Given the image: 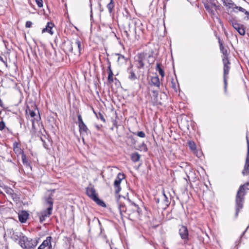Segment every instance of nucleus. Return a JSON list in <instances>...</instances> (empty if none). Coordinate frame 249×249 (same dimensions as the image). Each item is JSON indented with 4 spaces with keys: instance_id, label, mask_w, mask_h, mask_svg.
Segmentation results:
<instances>
[{
    "instance_id": "nucleus-23",
    "label": "nucleus",
    "mask_w": 249,
    "mask_h": 249,
    "mask_svg": "<svg viewBox=\"0 0 249 249\" xmlns=\"http://www.w3.org/2000/svg\"><path fill=\"white\" fill-rule=\"evenodd\" d=\"M21 159L23 165L31 169V163L25 153L21 155Z\"/></svg>"
},
{
    "instance_id": "nucleus-3",
    "label": "nucleus",
    "mask_w": 249,
    "mask_h": 249,
    "mask_svg": "<svg viewBox=\"0 0 249 249\" xmlns=\"http://www.w3.org/2000/svg\"><path fill=\"white\" fill-rule=\"evenodd\" d=\"M137 33L136 27L134 26L132 21L131 23H128L127 27L124 28L123 35L125 36L128 40H131V37L133 36H135L136 39L138 40Z\"/></svg>"
},
{
    "instance_id": "nucleus-9",
    "label": "nucleus",
    "mask_w": 249,
    "mask_h": 249,
    "mask_svg": "<svg viewBox=\"0 0 249 249\" xmlns=\"http://www.w3.org/2000/svg\"><path fill=\"white\" fill-rule=\"evenodd\" d=\"M122 198L124 199H125V196L119 195L117 199V204L121 215L123 216L124 213H126V208L125 204L121 200Z\"/></svg>"
},
{
    "instance_id": "nucleus-46",
    "label": "nucleus",
    "mask_w": 249,
    "mask_h": 249,
    "mask_svg": "<svg viewBox=\"0 0 249 249\" xmlns=\"http://www.w3.org/2000/svg\"><path fill=\"white\" fill-rule=\"evenodd\" d=\"M140 147L142 148L145 152L147 151L148 150L147 146L146 144L144 143V142L142 143V144L140 146Z\"/></svg>"
},
{
    "instance_id": "nucleus-50",
    "label": "nucleus",
    "mask_w": 249,
    "mask_h": 249,
    "mask_svg": "<svg viewBox=\"0 0 249 249\" xmlns=\"http://www.w3.org/2000/svg\"><path fill=\"white\" fill-rule=\"evenodd\" d=\"M246 17L244 18V19L246 20H249V12L247 11L246 10L244 12Z\"/></svg>"
},
{
    "instance_id": "nucleus-42",
    "label": "nucleus",
    "mask_w": 249,
    "mask_h": 249,
    "mask_svg": "<svg viewBox=\"0 0 249 249\" xmlns=\"http://www.w3.org/2000/svg\"><path fill=\"white\" fill-rule=\"evenodd\" d=\"M137 135L141 138H144L145 137V134L143 131L138 132Z\"/></svg>"
},
{
    "instance_id": "nucleus-38",
    "label": "nucleus",
    "mask_w": 249,
    "mask_h": 249,
    "mask_svg": "<svg viewBox=\"0 0 249 249\" xmlns=\"http://www.w3.org/2000/svg\"><path fill=\"white\" fill-rule=\"evenodd\" d=\"M77 117H78V122H77V123L78 124V125L79 124H83L84 123V122L83 121L81 115L79 113H78L77 114Z\"/></svg>"
},
{
    "instance_id": "nucleus-1",
    "label": "nucleus",
    "mask_w": 249,
    "mask_h": 249,
    "mask_svg": "<svg viewBox=\"0 0 249 249\" xmlns=\"http://www.w3.org/2000/svg\"><path fill=\"white\" fill-rule=\"evenodd\" d=\"M249 186V183H247L241 185L237 191L235 199V217H237L238 213L240 210L243 207V204L245 200V196L246 194L245 188L249 189L247 187Z\"/></svg>"
},
{
    "instance_id": "nucleus-52",
    "label": "nucleus",
    "mask_w": 249,
    "mask_h": 249,
    "mask_svg": "<svg viewBox=\"0 0 249 249\" xmlns=\"http://www.w3.org/2000/svg\"><path fill=\"white\" fill-rule=\"evenodd\" d=\"M161 64L160 63H157L156 67V71H159L160 69H162L161 67Z\"/></svg>"
},
{
    "instance_id": "nucleus-7",
    "label": "nucleus",
    "mask_w": 249,
    "mask_h": 249,
    "mask_svg": "<svg viewBox=\"0 0 249 249\" xmlns=\"http://www.w3.org/2000/svg\"><path fill=\"white\" fill-rule=\"evenodd\" d=\"M178 233L181 239L183 240L184 244H188L189 231L187 228L184 225L180 226L178 230Z\"/></svg>"
},
{
    "instance_id": "nucleus-25",
    "label": "nucleus",
    "mask_w": 249,
    "mask_h": 249,
    "mask_svg": "<svg viewBox=\"0 0 249 249\" xmlns=\"http://www.w3.org/2000/svg\"><path fill=\"white\" fill-rule=\"evenodd\" d=\"M19 237V244H20V246L24 249L26 248L27 245H26L25 240H27V237L25 235H22L20 236Z\"/></svg>"
},
{
    "instance_id": "nucleus-34",
    "label": "nucleus",
    "mask_w": 249,
    "mask_h": 249,
    "mask_svg": "<svg viewBox=\"0 0 249 249\" xmlns=\"http://www.w3.org/2000/svg\"><path fill=\"white\" fill-rule=\"evenodd\" d=\"M188 145L189 148L192 151H195L196 149V146L195 142L192 141H189L188 142Z\"/></svg>"
},
{
    "instance_id": "nucleus-57",
    "label": "nucleus",
    "mask_w": 249,
    "mask_h": 249,
    "mask_svg": "<svg viewBox=\"0 0 249 249\" xmlns=\"http://www.w3.org/2000/svg\"><path fill=\"white\" fill-rule=\"evenodd\" d=\"M68 48L69 51H70L71 52H72L73 47H72V46L71 44V43H69V44H68Z\"/></svg>"
},
{
    "instance_id": "nucleus-13",
    "label": "nucleus",
    "mask_w": 249,
    "mask_h": 249,
    "mask_svg": "<svg viewBox=\"0 0 249 249\" xmlns=\"http://www.w3.org/2000/svg\"><path fill=\"white\" fill-rule=\"evenodd\" d=\"M13 150L15 154H17V156H18L19 155H22L24 154L23 150L21 148V145L19 142H15L13 143Z\"/></svg>"
},
{
    "instance_id": "nucleus-20",
    "label": "nucleus",
    "mask_w": 249,
    "mask_h": 249,
    "mask_svg": "<svg viewBox=\"0 0 249 249\" xmlns=\"http://www.w3.org/2000/svg\"><path fill=\"white\" fill-rule=\"evenodd\" d=\"M151 84L159 88H160V82L158 76L151 77Z\"/></svg>"
},
{
    "instance_id": "nucleus-10",
    "label": "nucleus",
    "mask_w": 249,
    "mask_h": 249,
    "mask_svg": "<svg viewBox=\"0 0 249 249\" xmlns=\"http://www.w3.org/2000/svg\"><path fill=\"white\" fill-rule=\"evenodd\" d=\"M246 140L248 145V154L244 168L242 171V174L244 176L249 175V140L248 136H246Z\"/></svg>"
},
{
    "instance_id": "nucleus-51",
    "label": "nucleus",
    "mask_w": 249,
    "mask_h": 249,
    "mask_svg": "<svg viewBox=\"0 0 249 249\" xmlns=\"http://www.w3.org/2000/svg\"><path fill=\"white\" fill-rule=\"evenodd\" d=\"M161 64L160 63H157L156 67V71H159L160 69H162L161 67Z\"/></svg>"
},
{
    "instance_id": "nucleus-24",
    "label": "nucleus",
    "mask_w": 249,
    "mask_h": 249,
    "mask_svg": "<svg viewBox=\"0 0 249 249\" xmlns=\"http://www.w3.org/2000/svg\"><path fill=\"white\" fill-rule=\"evenodd\" d=\"M115 55L118 56L117 62L119 65H122L126 62L127 58H126L124 55L118 53H115Z\"/></svg>"
},
{
    "instance_id": "nucleus-63",
    "label": "nucleus",
    "mask_w": 249,
    "mask_h": 249,
    "mask_svg": "<svg viewBox=\"0 0 249 249\" xmlns=\"http://www.w3.org/2000/svg\"><path fill=\"white\" fill-rule=\"evenodd\" d=\"M31 239H32V238H29L27 237V240H25L26 243H27V244H30V243L31 242L30 240H31Z\"/></svg>"
},
{
    "instance_id": "nucleus-48",
    "label": "nucleus",
    "mask_w": 249,
    "mask_h": 249,
    "mask_svg": "<svg viewBox=\"0 0 249 249\" xmlns=\"http://www.w3.org/2000/svg\"><path fill=\"white\" fill-rule=\"evenodd\" d=\"M32 22L30 21H27L26 22V24H25V27L26 28H30L32 27Z\"/></svg>"
},
{
    "instance_id": "nucleus-53",
    "label": "nucleus",
    "mask_w": 249,
    "mask_h": 249,
    "mask_svg": "<svg viewBox=\"0 0 249 249\" xmlns=\"http://www.w3.org/2000/svg\"><path fill=\"white\" fill-rule=\"evenodd\" d=\"M158 72L162 77L164 76V71L162 69H160Z\"/></svg>"
},
{
    "instance_id": "nucleus-28",
    "label": "nucleus",
    "mask_w": 249,
    "mask_h": 249,
    "mask_svg": "<svg viewBox=\"0 0 249 249\" xmlns=\"http://www.w3.org/2000/svg\"><path fill=\"white\" fill-rule=\"evenodd\" d=\"M75 47L78 49V54L80 55L82 51V44L81 42L79 39H76L75 42Z\"/></svg>"
},
{
    "instance_id": "nucleus-14",
    "label": "nucleus",
    "mask_w": 249,
    "mask_h": 249,
    "mask_svg": "<svg viewBox=\"0 0 249 249\" xmlns=\"http://www.w3.org/2000/svg\"><path fill=\"white\" fill-rule=\"evenodd\" d=\"M51 236H48L46 240H44L42 243L38 247L37 249H44L45 247H48L49 249H51Z\"/></svg>"
},
{
    "instance_id": "nucleus-47",
    "label": "nucleus",
    "mask_w": 249,
    "mask_h": 249,
    "mask_svg": "<svg viewBox=\"0 0 249 249\" xmlns=\"http://www.w3.org/2000/svg\"><path fill=\"white\" fill-rule=\"evenodd\" d=\"M5 127V123L4 122L2 121L0 122V130H2L4 129V128Z\"/></svg>"
},
{
    "instance_id": "nucleus-32",
    "label": "nucleus",
    "mask_w": 249,
    "mask_h": 249,
    "mask_svg": "<svg viewBox=\"0 0 249 249\" xmlns=\"http://www.w3.org/2000/svg\"><path fill=\"white\" fill-rule=\"evenodd\" d=\"M204 7L206 9V10L210 14L214 15V13L213 10H212L211 8V5L210 4V3L206 2L204 3Z\"/></svg>"
},
{
    "instance_id": "nucleus-5",
    "label": "nucleus",
    "mask_w": 249,
    "mask_h": 249,
    "mask_svg": "<svg viewBox=\"0 0 249 249\" xmlns=\"http://www.w3.org/2000/svg\"><path fill=\"white\" fill-rule=\"evenodd\" d=\"M147 57L146 52L138 53L135 57V62L138 69H141L144 68V61Z\"/></svg>"
},
{
    "instance_id": "nucleus-40",
    "label": "nucleus",
    "mask_w": 249,
    "mask_h": 249,
    "mask_svg": "<svg viewBox=\"0 0 249 249\" xmlns=\"http://www.w3.org/2000/svg\"><path fill=\"white\" fill-rule=\"evenodd\" d=\"M96 116L98 118L100 119L103 122H104V123L106 122V120L104 118V116L103 114L102 113H101V112H99L98 116H97L96 115Z\"/></svg>"
},
{
    "instance_id": "nucleus-33",
    "label": "nucleus",
    "mask_w": 249,
    "mask_h": 249,
    "mask_svg": "<svg viewBox=\"0 0 249 249\" xmlns=\"http://www.w3.org/2000/svg\"><path fill=\"white\" fill-rule=\"evenodd\" d=\"M53 26L54 24L53 23L51 22H49L47 23V24L46 26V27L47 28L48 33H49L51 35H53V32L52 31V28L53 27Z\"/></svg>"
},
{
    "instance_id": "nucleus-6",
    "label": "nucleus",
    "mask_w": 249,
    "mask_h": 249,
    "mask_svg": "<svg viewBox=\"0 0 249 249\" xmlns=\"http://www.w3.org/2000/svg\"><path fill=\"white\" fill-rule=\"evenodd\" d=\"M230 24L233 28L236 30L241 36L245 35L246 27L243 24L239 23L237 21L234 19H231L229 20Z\"/></svg>"
},
{
    "instance_id": "nucleus-16",
    "label": "nucleus",
    "mask_w": 249,
    "mask_h": 249,
    "mask_svg": "<svg viewBox=\"0 0 249 249\" xmlns=\"http://www.w3.org/2000/svg\"><path fill=\"white\" fill-rule=\"evenodd\" d=\"M145 52L147 53V57L148 58V63L150 65L153 64L155 61V57L154 56L155 53V51L154 49H151L148 52H147V51L146 50Z\"/></svg>"
},
{
    "instance_id": "nucleus-12",
    "label": "nucleus",
    "mask_w": 249,
    "mask_h": 249,
    "mask_svg": "<svg viewBox=\"0 0 249 249\" xmlns=\"http://www.w3.org/2000/svg\"><path fill=\"white\" fill-rule=\"evenodd\" d=\"M133 24L134 26L136 27V29L137 30V37L138 39L140 38V33L143 32V29L142 28V24L141 23V21L139 19L134 20L133 21Z\"/></svg>"
},
{
    "instance_id": "nucleus-8",
    "label": "nucleus",
    "mask_w": 249,
    "mask_h": 249,
    "mask_svg": "<svg viewBox=\"0 0 249 249\" xmlns=\"http://www.w3.org/2000/svg\"><path fill=\"white\" fill-rule=\"evenodd\" d=\"M124 178V174L119 173L115 179L113 183L115 192L116 194H119L121 190L120 184L122 180Z\"/></svg>"
},
{
    "instance_id": "nucleus-18",
    "label": "nucleus",
    "mask_w": 249,
    "mask_h": 249,
    "mask_svg": "<svg viewBox=\"0 0 249 249\" xmlns=\"http://www.w3.org/2000/svg\"><path fill=\"white\" fill-rule=\"evenodd\" d=\"M128 78L131 81H135L138 79L134 71L133 70L132 67L127 69Z\"/></svg>"
},
{
    "instance_id": "nucleus-35",
    "label": "nucleus",
    "mask_w": 249,
    "mask_h": 249,
    "mask_svg": "<svg viewBox=\"0 0 249 249\" xmlns=\"http://www.w3.org/2000/svg\"><path fill=\"white\" fill-rule=\"evenodd\" d=\"M4 189V192L8 195L9 197H10L14 192L12 188L9 187H5Z\"/></svg>"
},
{
    "instance_id": "nucleus-61",
    "label": "nucleus",
    "mask_w": 249,
    "mask_h": 249,
    "mask_svg": "<svg viewBox=\"0 0 249 249\" xmlns=\"http://www.w3.org/2000/svg\"><path fill=\"white\" fill-rule=\"evenodd\" d=\"M92 221H95V222L97 221L100 225L101 224V223H100L99 220L98 218H96L95 217L93 218Z\"/></svg>"
},
{
    "instance_id": "nucleus-55",
    "label": "nucleus",
    "mask_w": 249,
    "mask_h": 249,
    "mask_svg": "<svg viewBox=\"0 0 249 249\" xmlns=\"http://www.w3.org/2000/svg\"><path fill=\"white\" fill-rule=\"evenodd\" d=\"M46 217L44 216L41 214V215L39 217V221L40 223H43V221L45 220V218Z\"/></svg>"
},
{
    "instance_id": "nucleus-54",
    "label": "nucleus",
    "mask_w": 249,
    "mask_h": 249,
    "mask_svg": "<svg viewBox=\"0 0 249 249\" xmlns=\"http://www.w3.org/2000/svg\"><path fill=\"white\" fill-rule=\"evenodd\" d=\"M160 98H161V99H162V98L164 99H167V95L165 94V92H163L160 94Z\"/></svg>"
},
{
    "instance_id": "nucleus-21",
    "label": "nucleus",
    "mask_w": 249,
    "mask_h": 249,
    "mask_svg": "<svg viewBox=\"0 0 249 249\" xmlns=\"http://www.w3.org/2000/svg\"><path fill=\"white\" fill-rule=\"evenodd\" d=\"M223 3L224 6L228 7L229 8H232L233 12H236L234 8L236 4L231 0H225Z\"/></svg>"
},
{
    "instance_id": "nucleus-27",
    "label": "nucleus",
    "mask_w": 249,
    "mask_h": 249,
    "mask_svg": "<svg viewBox=\"0 0 249 249\" xmlns=\"http://www.w3.org/2000/svg\"><path fill=\"white\" fill-rule=\"evenodd\" d=\"M140 159V155L137 152L133 153L131 155V159L134 162H138Z\"/></svg>"
},
{
    "instance_id": "nucleus-17",
    "label": "nucleus",
    "mask_w": 249,
    "mask_h": 249,
    "mask_svg": "<svg viewBox=\"0 0 249 249\" xmlns=\"http://www.w3.org/2000/svg\"><path fill=\"white\" fill-rule=\"evenodd\" d=\"M218 42L219 44L220 52L223 55L222 58H225L228 59L229 53H228V50L223 46V43L219 37H218Z\"/></svg>"
},
{
    "instance_id": "nucleus-15",
    "label": "nucleus",
    "mask_w": 249,
    "mask_h": 249,
    "mask_svg": "<svg viewBox=\"0 0 249 249\" xmlns=\"http://www.w3.org/2000/svg\"><path fill=\"white\" fill-rule=\"evenodd\" d=\"M18 219L21 223H25L29 216L28 213L26 211H21L19 212L18 214Z\"/></svg>"
},
{
    "instance_id": "nucleus-11",
    "label": "nucleus",
    "mask_w": 249,
    "mask_h": 249,
    "mask_svg": "<svg viewBox=\"0 0 249 249\" xmlns=\"http://www.w3.org/2000/svg\"><path fill=\"white\" fill-rule=\"evenodd\" d=\"M161 199H162V201L160 202V206L162 209H165L166 207L169 206L170 204V201L168 199V197L165 194L164 191L161 195Z\"/></svg>"
},
{
    "instance_id": "nucleus-44",
    "label": "nucleus",
    "mask_w": 249,
    "mask_h": 249,
    "mask_svg": "<svg viewBox=\"0 0 249 249\" xmlns=\"http://www.w3.org/2000/svg\"><path fill=\"white\" fill-rule=\"evenodd\" d=\"M35 1L39 7L40 8L43 6L42 0H35Z\"/></svg>"
},
{
    "instance_id": "nucleus-36",
    "label": "nucleus",
    "mask_w": 249,
    "mask_h": 249,
    "mask_svg": "<svg viewBox=\"0 0 249 249\" xmlns=\"http://www.w3.org/2000/svg\"><path fill=\"white\" fill-rule=\"evenodd\" d=\"M52 211H49L48 209H47L41 213V214L44 216L46 217H49L50 215L52 214Z\"/></svg>"
},
{
    "instance_id": "nucleus-64",
    "label": "nucleus",
    "mask_w": 249,
    "mask_h": 249,
    "mask_svg": "<svg viewBox=\"0 0 249 249\" xmlns=\"http://www.w3.org/2000/svg\"><path fill=\"white\" fill-rule=\"evenodd\" d=\"M24 249H35V248H33V247H30L27 246L26 248H24Z\"/></svg>"
},
{
    "instance_id": "nucleus-43",
    "label": "nucleus",
    "mask_w": 249,
    "mask_h": 249,
    "mask_svg": "<svg viewBox=\"0 0 249 249\" xmlns=\"http://www.w3.org/2000/svg\"><path fill=\"white\" fill-rule=\"evenodd\" d=\"M234 10L237 9L238 11L242 12L243 13H244V11H245V10H246V9L243 8V7H242L241 6H238L236 5L235 7H234Z\"/></svg>"
},
{
    "instance_id": "nucleus-22",
    "label": "nucleus",
    "mask_w": 249,
    "mask_h": 249,
    "mask_svg": "<svg viewBox=\"0 0 249 249\" xmlns=\"http://www.w3.org/2000/svg\"><path fill=\"white\" fill-rule=\"evenodd\" d=\"M46 203L49 205V207L47 208L49 211H52L53 208V199L52 198V195H51L46 199Z\"/></svg>"
},
{
    "instance_id": "nucleus-58",
    "label": "nucleus",
    "mask_w": 249,
    "mask_h": 249,
    "mask_svg": "<svg viewBox=\"0 0 249 249\" xmlns=\"http://www.w3.org/2000/svg\"><path fill=\"white\" fill-rule=\"evenodd\" d=\"M98 6H99V10L101 12H103V8L102 7V5L101 4V2L100 1H98Z\"/></svg>"
},
{
    "instance_id": "nucleus-26",
    "label": "nucleus",
    "mask_w": 249,
    "mask_h": 249,
    "mask_svg": "<svg viewBox=\"0 0 249 249\" xmlns=\"http://www.w3.org/2000/svg\"><path fill=\"white\" fill-rule=\"evenodd\" d=\"M39 240V238L37 237L35 238L34 239H32L31 240H30L31 242L30 243V244H27V246L35 248L38 244Z\"/></svg>"
},
{
    "instance_id": "nucleus-60",
    "label": "nucleus",
    "mask_w": 249,
    "mask_h": 249,
    "mask_svg": "<svg viewBox=\"0 0 249 249\" xmlns=\"http://www.w3.org/2000/svg\"><path fill=\"white\" fill-rule=\"evenodd\" d=\"M0 107L3 108H5L3 102L1 99H0Z\"/></svg>"
},
{
    "instance_id": "nucleus-45",
    "label": "nucleus",
    "mask_w": 249,
    "mask_h": 249,
    "mask_svg": "<svg viewBox=\"0 0 249 249\" xmlns=\"http://www.w3.org/2000/svg\"><path fill=\"white\" fill-rule=\"evenodd\" d=\"M161 199V197H155L154 198V200L155 201V202L158 205V207H160V199Z\"/></svg>"
},
{
    "instance_id": "nucleus-19",
    "label": "nucleus",
    "mask_w": 249,
    "mask_h": 249,
    "mask_svg": "<svg viewBox=\"0 0 249 249\" xmlns=\"http://www.w3.org/2000/svg\"><path fill=\"white\" fill-rule=\"evenodd\" d=\"M79 132L81 135H88L90 133L89 130L85 123L79 125Z\"/></svg>"
},
{
    "instance_id": "nucleus-31",
    "label": "nucleus",
    "mask_w": 249,
    "mask_h": 249,
    "mask_svg": "<svg viewBox=\"0 0 249 249\" xmlns=\"http://www.w3.org/2000/svg\"><path fill=\"white\" fill-rule=\"evenodd\" d=\"M107 7L109 13L110 14H112L113 13V10L114 7V3L113 0H110L109 3L107 4Z\"/></svg>"
},
{
    "instance_id": "nucleus-29",
    "label": "nucleus",
    "mask_w": 249,
    "mask_h": 249,
    "mask_svg": "<svg viewBox=\"0 0 249 249\" xmlns=\"http://www.w3.org/2000/svg\"><path fill=\"white\" fill-rule=\"evenodd\" d=\"M209 3L211 4L212 7L214 8L215 10L218 9L220 7L219 2L217 0H210Z\"/></svg>"
},
{
    "instance_id": "nucleus-37",
    "label": "nucleus",
    "mask_w": 249,
    "mask_h": 249,
    "mask_svg": "<svg viewBox=\"0 0 249 249\" xmlns=\"http://www.w3.org/2000/svg\"><path fill=\"white\" fill-rule=\"evenodd\" d=\"M9 197H11L15 202H17L19 200V197H18L17 194L14 192L12 194V195L10 196Z\"/></svg>"
},
{
    "instance_id": "nucleus-39",
    "label": "nucleus",
    "mask_w": 249,
    "mask_h": 249,
    "mask_svg": "<svg viewBox=\"0 0 249 249\" xmlns=\"http://www.w3.org/2000/svg\"><path fill=\"white\" fill-rule=\"evenodd\" d=\"M107 80L108 83L110 84L113 82V74L109 73V74H108Z\"/></svg>"
},
{
    "instance_id": "nucleus-2",
    "label": "nucleus",
    "mask_w": 249,
    "mask_h": 249,
    "mask_svg": "<svg viewBox=\"0 0 249 249\" xmlns=\"http://www.w3.org/2000/svg\"><path fill=\"white\" fill-rule=\"evenodd\" d=\"M223 64V82H224V89L225 93L227 91L228 80L229 79V74L231 69V62L229 59L222 58Z\"/></svg>"
},
{
    "instance_id": "nucleus-49",
    "label": "nucleus",
    "mask_w": 249,
    "mask_h": 249,
    "mask_svg": "<svg viewBox=\"0 0 249 249\" xmlns=\"http://www.w3.org/2000/svg\"><path fill=\"white\" fill-rule=\"evenodd\" d=\"M171 84H172V88L174 89L175 91L176 92H177V87H176V83L175 82L173 81V80L171 82Z\"/></svg>"
},
{
    "instance_id": "nucleus-56",
    "label": "nucleus",
    "mask_w": 249,
    "mask_h": 249,
    "mask_svg": "<svg viewBox=\"0 0 249 249\" xmlns=\"http://www.w3.org/2000/svg\"><path fill=\"white\" fill-rule=\"evenodd\" d=\"M29 114H30V115L31 116V117H34L35 116L36 113L33 110H31L29 109Z\"/></svg>"
},
{
    "instance_id": "nucleus-30",
    "label": "nucleus",
    "mask_w": 249,
    "mask_h": 249,
    "mask_svg": "<svg viewBox=\"0 0 249 249\" xmlns=\"http://www.w3.org/2000/svg\"><path fill=\"white\" fill-rule=\"evenodd\" d=\"M153 93V96L154 97V100L157 104L162 105V103L160 101H159L158 100V91L157 90H153L152 91Z\"/></svg>"
},
{
    "instance_id": "nucleus-4",
    "label": "nucleus",
    "mask_w": 249,
    "mask_h": 249,
    "mask_svg": "<svg viewBox=\"0 0 249 249\" xmlns=\"http://www.w3.org/2000/svg\"><path fill=\"white\" fill-rule=\"evenodd\" d=\"M86 194L89 197L92 199L99 206L103 207H106L105 203L102 200L98 198V195L93 187H87L86 188Z\"/></svg>"
},
{
    "instance_id": "nucleus-59",
    "label": "nucleus",
    "mask_w": 249,
    "mask_h": 249,
    "mask_svg": "<svg viewBox=\"0 0 249 249\" xmlns=\"http://www.w3.org/2000/svg\"><path fill=\"white\" fill-rule=\"evenodd\" d=\"M107 71H108V74H109V73L113 74L111 67H107Z\"/></svg>"
},
{
    "instance_id": "nucleus-62",
    "label": "nucleus",
    "mask_w": 249,
    "mask_h": 249,
    "mask_svg": "<svg viewBox=\"0 0 249 249\" xmlns=\"http://www.w3.org/2000/svg\"><path fill=\"white\" fill-rule=\"evenodd\" d=\"M0 61L4 64L6 63V62L3 59V58L1 56H0Z\"/></svg>"
},
{
    "instance_id": "nucleus-41",
    "label": "nucleus",
    "mask_w": 249,
    "mask_h": 249,
    "mask_svg": "<svg viewBox=\"0 0 249 249\" xmlns=\"http://www.w3.org/2000/svg\"><path fill=\"white\" fill-rule=\"evenodd\" d=\"M131 204H132V205L134 206V207L136 209V210L137 211V213H139V214H140V213L141 212V210L140 208H139V207L138 206V205L136 204L134 202H131Z\"/></svg>"
}]
</instances>
